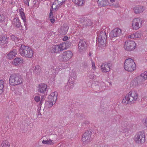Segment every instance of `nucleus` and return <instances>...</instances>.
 I'll use <instances>...</instances> for the list:
<instances>
[{
    "instance_id": "nucleus-28",
    "label": "nucleus",
    "mask_w": 147,
    "mask_h": 147,
    "mask_svg": "<svg viewBox=\"0 0 147 147\" xmlns=\"http://www.w3.org/2000/svg\"><path fill=\"white\" fill-rule=\"evenodd\" d=\"M41 71V67L39 65L36 66L33 72L36 74L39 75Z\"/></svg>"
},
{
    "instance_id": "nucleus-50",
    "label": "nucleus",
    "mask_w": 147,
    "mask_h": 147,
    "mask_svg": "<svg viewBox=\"0 0 147 147\" xmlns=\"http://www.w3.org/2000/svg\"><path fill=\"white\" fill-rule=\"evenodd\" d=\"M24 22V25L25 26L26 28L27 25V22L26 21V19H25V20H24V21H23Z\"/></svg>"
},
{
    "instance_id": "nucleus-5",
    "label": "nucleus",
    "mask_w": 147,
    "mask_h": 147,
    "mask_svg": "<svg viewBox=\"0 0 147 147\" xmlns=\"http://www.w3.org/2000/svg\"><path fill=\"white\" fill-rule=\"evenodd\" d=\"M144 74H143L142 73L140 76H138L135 78L131 81L130 84L134 87H135L137 85H140L143 83L145 80H146Z\"/></svg>"
},
{
    "instance_id": "nucleus-41",
    "label": "nucleus",
    "mask_w": 147,
    "mask_h": 147,
    "mask_svg": "<svg viewBox=\"0 0 147 147\" xmlns=\"http://www.w3.org/2000/svg\"><path fill=\"white\" fill-rule=\"evenodd\" d=\"M82 65L84 67H88V64L86 61L83 62L82 63Z\"/></svg>"
},
{
    "instance_id": "nucleus-6",
    "label": "nucleus",
    "mask_w": 147,
    "mask_h": 147,
    "mask_svg": "<svg viewBox=\"0 0 147 147\" xmlns=\"http://www.w3.org/2000/svg\"><path fill=\"white\" fill-rule=\"evenodd\" d=\"M73 56L71 51H67L63 53L62 55L59 57V60L61 62H66L69 60Z\"/></svg>"
},
{
    "instance_id": "nucleus-2",
    "label": "nucleus",
    "mask_w": 147,
    "mask_h": 147,
    "mask_svg": "<svg viewBox=\"0 0 147 147\" xmlns=\"http://www.w3.org/2000/svg\"><path fill=\"white\" fill-rule=\"evenodd\" d=\"M23 81L22 76L19 73H14L10 76L9 83L12 86H15L21 84Z\"/></svg>"
},
{
    "instance_id": "nucleus-24",
    "label": "nucleus",
    "mask_w": 147,
    "mask_h": 147,
    "mask_svg": "<svg viewBox=\"0 0 147 147\" xmlns=\"http://www.w3.org/2000/svg\"><path fill=\"white\" fill-rule=\"evenodd\" d=\"M97 3L99 7H102L109 5L107 0H98Z\"/></svg>"
},
{
    "instance_id": "nucleus-47",
    "label": "nucleus",
    "mask_w": 147,
    "mask_h": 147,
    "mask_svg": "<svg viewBox=\"0 0 147 147\" xmlns=\"http://www.w3.org/2000/svg\"><path fill=\"white\" fill-rule=\"evenodd\" d=\"M68 36H66L64 37L63 39V40L64 41H66L68 40Z\"/></svg>"
},
{
    "instance_id": "nucleus-15",
    "label": "nucleus",
    "mask_w": 147,
    "mask_h": 147,
    "mask_svg": "<svg viewBox=\"0 0 147 147\" xmlns=\"http://www.w3.org/2000/svg\"><path fill=\"white\" fill-rule=\"evenodd\" d=\"M9 37L7 36H1L0 37V46L2 47L4 45L6 46L8 43Z\"/></svg>"
},
{
    "instance_id": "nucleus-49",
    "label": "nucleus",
    "mask_w": 147,
    "mask_h": 147,
    "mask_svg": "<svg viewBox=\"0 0 147 147\" xmlns=\"http://www.w3.org/2000/svg\"><path fill=\"white\" fill-rule=\"evenodd\" d=\"M50 21L52 24H53L55 22V20L54 18H50Z\"/></svg>"
},
{
    "instance_id": "nucleus-59",
    "label": "nucleus",
    "mask_w": 147,
    "mask_h": 147,
    "mask_svg": "<svg viewBox=\"0 0 147 147\" xmlns=\"http://www.w3.org/2000/svg\"><path fill=\"white\" fill-rule=\"evenodd\" d=\"M89 55L90 56H91V53H90V52L89 53Z\"/></svg>"
},
{
    "instance_id": "nucleus-16",
    "label": "nucleus",
    "mask_w": 147,
    "mask_h": 147,
    "mask_svg": "<svg viewBox=\"0 0 147 147\" xmlns=\"http://www.w3.org/2000/svg\"><path fill=\"white\" fill-rule=\"evenodd\" d=\"M50 50L52 53H57L63 50L60 45H53L50 48Z\"/></svg>"
},
{
    "instance_id": "nucleus-8",
    "label": "nucleus",
    "mask_w": 147,
    "mask_h": 147,
    "mask_svg": "<svg viewBox=\"0 0 147 147\" xmlns=\"http://www.w3.org/2000/svg\"><path fill=\"white\" fill-rule=\"evenodd\" d=\"M136 46V43L134 41L132 40H127L125 42L124 48L126 51H130L135 49Z\"/></svg>"
},
{
    "instance_id": "nucleus-14",
    "label": "nucleus",
    "mask_w": 147,
    "mask_h": 147,
    "mask_svg": "<svg viewBox=\"0 0 147 147\" xmlns=\"http://www.w3.org/2000/svg\"><path fill=\"white\" fill-rule=\"evenodd\" d=\"M121 30L118 28H115L112 30L110 33L111 38L118 37L119 36L121 32Z\"/></svg>"
},
{
    "instance_id": "nucleus-51",
    "label": "nucleus",
    "mask_w": 147,
    "mask_h": 147,
    "mask_svg": "<svg viewBox=\"0 0 147 147\" xmlns=\"http://www.w3.org/2000/svg\"><path fill=\"white\" fill-rule=\"evenodd\" d=\"M135 37L136 38H140L141 37V36L140 35H138V34L136 33L135 34Z\"/></svg>"
},
{
    "instance_id": "nucleus-38",
    "label": "nucleus",
    "mask_w": 147,
    "mask_h": 147,
    "mask_svg": "<svg viewBox=\"0 0 147 147\" xmlns=\"http://www.w3.org/2000/svg\"><path fill=\"white\" fill-rule=\"evenodd\" d=\"M106 66L107 67H111L112 66V64L111 63V61H109L107 62V64H106Z\"/></svg>"
},
{
    "instance_id": "nucleus-13",
    "label": "nucleus",
    "mask_w": 147,
    "mask_h": 147,
    "mask_svg": "<svg viewBox=\"0 0 147 147\" xmlns=\"http://www.w3.org/2000/svg\"><path fill=\"white\" fill-rule=\"evenodd\" d=\"M80 21L82 23L83 26L86 28L92 26L93 24V22L91 20L86 18H82Z\"/></svg>"
},
{
    "instance_id": "nucleus-48",
    "label": "nucleus",
    "mask_w": 147,
    "mask_h": 147,
    "mask_svg": "<svg viewBox=\"0 0 147 147\" xmlns=\"http://www.w3.org/2000/svg\"><path fill=\"white\" fill-rule=\"evenodd\" d=\"M144 124L147 127V118L146 119L145 121H143Z\"/></svg>"
},
{
    "instance_id": "nucleus-54",
    "label": "nucleus",
    "mask_w": 147,
    "mask_h": 147,
    "mask_svg": "<svg viewBox=\"0 0 147 147\" xmlns=\"http://www.w3.org/2000/svg\"><path fill=\"white\" fill-rule=\"evenodd\" d=\"M39 22L41 23H42V24H43L45 22V21L44 20H43V21L40 20Z\"/></svg>"
},
{
    "instance_id": "nucleus-29",
    "label": "nucleus",
    "mask_w": 147,
    "mask_h": 147,
    "mask_svg": "<svg viewBox=\"0 0 147 147\" xmlns=\"http://www.w3.org/2000/svg\"><path fill=\"white\" fill-rule=\"evenodd\" d=\"M53 140L49 139L47 140H43L42 142L43 144L48 145H53L54 144L53 142H52Z\"/></svg>"
},
{
    "instance_id": "nucleus-17",
    "label": "nucleus",
    "mask_w": 147,
    "mask_h": 147,
    "mask_svg": "<svg viewBox=\"0 0 147 147\" xmlns=\"http://www.w3.org/2000/svg\"><path fill=\"white\" fill-rule=\"evenodd\" d=\"M47 87V85L45 84H40L38 86V92L44 94L46 91Z\"/></svg>"
},
{
    "instance_id": "nucleus-36",
    "label": "nucleus",
    "mask_w": 147,
    "mask_h": 147,
    "mask_svg": "<svg viewBox=\"0 0 147 147\" xmlns=\"http://www.w3.org/2000/svg\"><path fill=\"white\" fill-rule=\"evenodd\" d=\"M11 39L13 41L18 40V38L17 36H16L15 35H11Z\"/></svg>"
},
{
    "instance_id": "nucleus-10",
    "label": "nucleus",
    "mask_w": 147,
    "mask_h": 147,
    "mask_svg": "<svg viewBox=\"0 0 147 147\" xmlns=\"http://www.w3.org/2000/svg\"><path fill=\"white\" fill-rule=\"evenodd\" d=\"M142 21L139 18L134 19L132 23V27L134 29L137 30L142 26Z\"/></svg>"
},
{
    "instance_id": "nucleus-52",
    "label": "nucleus",
    "mask_w": 147,
    "mask_h": 147,
    "mask_svg": "<svg viewBox=\"0 0 147 147\" xmlns=\"http://www.w3.org/2000/svg\"><path fill=\"white\" fill-rule=\"evenodd\" d=\"M114 5L116 7H119V4L118 2H116L115 4H114Z\"/></svg>"
},
{
    "instance_id": "nucleus-22",
    "label": "nucleus",
    "mask_w": 147,
    "mask_h": 147,
    "mask_svg": "<svg viewBox=\"0 0 147 147\" xmlns=\"http://www.w3.org/2000/svg\"><path fill=\"white\" fill-rule=\"evenodd\" d=\"M144 10L143 7L141 5L135 6L134 8V13L138 14L142 12Z\"/></svg>"
},
{
    "instance_id": "nucleus-26",
    "label": "nucleus",
    "mask_w": 147,
    "mask_h": 147,
    "mask_svg": "<svg viewBox=\"0 0 147 147\" xmlns=\"http://www.w3.org/2000/svg\"><path fill=\"white\" fill-rule=\"evenodd\" d=\"M106 64H102L101 66L102 71L104 72H107L110 71V67L106 66Z\"/></svg>"
},
{
    "instance_id": "nucleus-35",
    "label": "nucleus",
    "mask_w": 147,
    "mask_h": 147,
    "mask_svg": "<svg viewBox=\"0 0 147 147\" xmlns=\"http://www.w3.org/2000/svg\"><path fill=\"white\" fill-rule=\"evenodd\" d=\"M49 99H47V100L46 101H45V107H47L48 108L50 107V103H49Z\"/></svg>"
},
{
    "instance_id": "nucleus-4",
    "label": "nucleus",
    "mask_w": 147,
    "mask_h": 147,
    "mask_svg": "<svg viewBox=\"0 0 147 147\" xmlns=\"http://www.w3.org/2000/svg\"><path fill=\"white\" fill-rule=\"evenodd\" d=\"M96 39V43L99 47H105L106 45L107 39V35L105 31L104 30L100 31Z\"/></svg>"
},
{
    "instance_id": "nucleus-9",
    "label": "nucleus",
    "mask_w": 147,
    "mask_h": 147,
    "mask_svg": "<svg viewBox=\"0 0 147 147\" xmlns=\"http://www.w3.org/2000/svg\"><path fill=\"white\" fill-rule=\"evenodd\" d=\"M92 131L91 130H87L84 134L82 140V141L88 143L92 139L91 135Z\"/></svg>"
},
{
    "instance_id": "nucleus-21",
    "label": "nucleus",
    "mask_w": 147,
    "mask_h": 147,
    "mask_svg": "<svg viewBox=\"0 0 147 147\" xmlns=\"http://www.w3.org/2000/svg\"><path fill=\"white\" fill-rule=\"evenodd\" d=\"M17 51L16 49H13L7 55V58L9 59H11L14 57L17 54Z\"/></svg>"
},
{
    "instance_id": "nucleus-23",
    "label": "nucleus",
    "mask_w": 147,
    "mask_h": 147,
    "mask_svg": "<svg viewBox=\"0 0 147 147\" xmlns=\"http://www.w3.org/2000/svg\"><path fill=\"white\" fill-rule=\"evenodd\" d=\"M13 23L14 25L17 28H19L21 27V29H22V26L20 20L18 18H14L13 20Z\"/></svg>"
},
{
    "instance_id": "nucleus-1",
    "label": "nucleus",
    "mask_w": 147,
    "mask_h": 147,
    "mask_svg": "<svg viewBox=\"0 0 147 147\" xmlns=\"http://www.w3.org/2000/svg\"><path fill=\"white\" fill-rule=\"evenodd\" d=\"M20 54L26 58H31L34 54L33 51L30 47L21 45L19 49Z\"/></svg>"
},
{
    "instance_id": "nucleus-45",
    "label": "nucleus",
    "mask_w": 147,
    "mask_h": 147,
    "mask_svg": "<svg viewBox=\"0 0 147 147\" xmlns=\"http://www.w3.org/2000/svg\"><path fill=\"white\" fill-rule=\"evenodd\" d=\"M92 67L93 69L95 70L96 69L95 64V63L93 62H92Z\"/></svg>"
},
{
    "instance_id": "nucleus-55",
    "label": "nucleus",
    "mask_w": 147,
    "mask_h": 147,
    "mask_svg": "<svg viewBox=\"0 0 147 147\" xmlns=\"http://www.w3.org/2000/svg\"><path fill=\"white\" fill-rule=\"evenodd\" d=\"M53 6H52L51 7V9H50V11H52V10H53Z\"/></svg>"
},
{
    "instance_id": "nucleus-7",
    "label": "nucleus",
    "mask_w": 147,
    "mask_h": 147,
    "mask_svg": "<svg viewBox=\"0 0 147 147\" xmlns=\"http://www.w3.org/2000/svg\"><path fill=\"white\" fill-rule=\"evenodd\" d=\"M145 135L143 131H140L135 135L134 141L137 144H142L145 142Z\"/></svg>"
},
{
    "instance_id": "nucleus-42",
    "label": "nucleus",
    "mask_w": 147,
    "mask_h": 147,
    "mask_svg": "<svg viewBox=\"0 0 147 147\" xmlns=\"http://www.w3.org/2000/svg\"><path fill=\"white\" fill-rule=\"evenodd\" d=\"M44 101V100L43 98H42L41 99L40 102V103H39V107H41V105L42 103H43Z\"/></svg>"
},
{
    "instance_id": "nucleus-61",
    "label": "nucleus",
    "mask_w": 147,
    "mask_h": 147,
    "mask_svg": "<svg viewBox=\"0 0 147 147\" xmlns=\"http://www.w3.org/2000/svg\"><path fill=\"white\" fill-rule=\"evenodd\" d=\"M131 37L130 38H133V37H132V36H130ZM134 38V37L133 38Z\"/></svg>"
},
{
    "instance_id": "nucleus-53",
    "label": "nucleus",
    "mask_w": 147,
    "mask_h": 147,
    "mask_svg": "<svg viewBox=\"0 0 147 147\" xmlns=\"http://www.w3.org/2000/svg\"><path fill=\"white\" fill-rule=\"evenodd\" d=\"M89 123V122L88 121H84L83 123L82 124H88Z\"/></svg>"
},
{
    "instance_id": "nucleus-44",
    "label": "nucleus",
    "mask_w": 147,
    "mask_h": 147,
    "mask_svg": "<svg viewBox=\"0 0 147 147\" xmlns=\"http://www.w3.org/2000/svg\"><path fill=\"white\" fill-rule=\"evenodd\" d=\"M142 74H144V76H145V78L146 80H147V70L145 71L144 73H142Z\"/></svg>"
},
{
    "instance_id": "nucleus-43",
    "label": "nucleus",
    "mask_w": 147,
    "mask_h": 147,
    "mask_svg": "<svg viewBox=\"0 0 147 147\" xmlns=\"http://www.w3.org/2000/svg\"><path fill=\"white\" fill-rule=\"evenodd\" d=\"M30 0H24V1L25 4L27 5L28 6H29V2Z\"/></svg>"
},
{
    "instance_id": "nucleus-33",
    "label": "nucleus",
    "mask_w": 147,
    "mask_h": 147,
    "mask_svg": "<svg viewBox=\"0 0 147 147\" xmlns=\"http://www.w3.org/2000/svg\"><path fill=\"white\" fill-rule=\"evenodd\" d=\"M1 147H9V144H8V142L7 141H5L1 144Z\"/></svg>"
},
{
    "instance_id": "nucleus-31",
    "label": "nucleus",
    "mask_w": 147,
    "mask_h": 147,
    "mask_svg": "<svg viewBox=\"0 0 147 147\" xmlns=\"http://www.w3.org/2000/svg\"><path fill=\"white\" fill-rule=\"evenodd\" d=\"M130 96H131L133 97H134V96L138 97V94L137 92L135 91H131L129 92L128 94Z\"/></svg>"
},
{
    "instance_id": "nucleus-20",
    "label": "nucleus",
    "mask_w": 147,
    "mask_h": 147,
    "mask_svg": "<svg viewBox=\"0 0 147 147\" xmlns=\"http://www.w3.org/2000/svg\"><path fill=\"white\" fill-rule=\"evenodd\" d=\"M24 61V59L22 57H16L13 61L12 64L15 66L18 65L22 63Z\"/></svg>"
},
{
    "instance_id": "nucleus-57",
    "label": "nucleus",
    "mask_w": 147,
    "mask_h": 147,
    "mask_svg": "<svg viewBox=\"0 0 147 147\" xmlns=\"http://www.w3.org/2000/svg\"><path fill=\"white\" fill-rule=\"evenodd\" d=\"M59 8H58V6H57V7H56V8H55V10Z\"/></svg>"
},
{
    "instance_id": "nucleus-32",
    "label": "nucleus",
    "mask_w": 147,
    "mask_h": 147,
    "mask_svg": "<svg viewBox=\"0 0 147 147\" xmlns=\"http://www.w3.org/2000/svg\"><path fill=\"white\" fill-rule=\"evenodd\" d=\"M21 10H23V9L22 8H21V9H20L19 12H20V15L23 21H24L25 19H26L25 13L24 12L21 11Z\"/></svg>"
},
{
    "instance_id": "nucleus-39",
    "label": "nucleus",
    "mask_w": 147,
    "mask_h": 147,
    "mask_svg": "<svg viewBox=\"0 0 147 147\" xmlns=\"http://www.w3.org/2000/svg\"><path fill=\"white\" fill-rule=\"evenodd\" d=\"M95 75H94V74H91L89 75V78L90 79H93L95 77Z\"/></svg>"
},
{
    "instance_id": "nucleus-60",
    "label": "nucleus",
    "mask_w": 147,
    "mask_h": 147,
    "mask_svg": "<svg viewBox=\"0 0 147 147\" xmlns=\"http://www.w3.org/2000/svg\"><path fill=\"white\" fill-rule=\"evenodd\" d=\"M56 4V3L55 2H54V3H53V5H54L55 4Z\"/></svg>"
},
{
    "instance_id": "nucleus-18",
    "label": "nucleus",
    "mask_w": 147,
    "mask_h": 147,
    "mask_svg": "<svg viewBox=\"0 0 147 147\" xmlns=\"http://www.w3.org/2000/svg\"><path fill=\"white\" fill-rule=\"evenodd\" d=\"M78 46L79 49L82 50L83 51L85 50L87 47V45L86 42L82 40L80 41Z\"/></svg>"
},
{
    "instance_id": "nucleus-34",
    "label": "nucleus",
    "mask_w": 147,
    "mask_h": 147,
    "mask_svg": "<svg viewBox=\"0 0 147 147\" xmlns=\"http://www.w3.org/2000/svg\"><path fill=\"white\" fill-rule=\"evenodd\" d=\"M5 17L3 15L0 14V24L3 23L5 22Z\"/></svg>"
},
{
    "instance_id": "nucleus-58",
    "label": "nucleus",
    "mask_w": 147,
    "mask_h": 147,
    "mask_svg": "<svg viewBox=\"0 0 147 147\" xmlns=\"http://www.w3.org/2000/svg\"><path fill=\"white\" fill-rule=\"evenodd\" d=\"M66 0H62V1L63 2V3H65Z\"/></svg>"
},
{
    "instance_id": "nucleus-46",
    "label": "nucleus",
    "mask_w": 147,
    "mask_h": 147,
    "mask_svg": "<svg viewBox=\"0 0 147 147\" xmlns=\"http://www.w3.org/2000/svg\"><path fill=\"white\" fill-rule=\"evenodd\" d=\"M53 17V12L51 11L49 13V18H52Z\"/></svg>"
},
{
    "instance_id": "nucleus-19",
    "label": "nucleus",
    "mask_w": 147,
    "mask_h": 147,
    "mask_svg": "<svg viewBox=\"0 0 147 147\" xmlns=\"http://www.w3.org/2000/svg\"><path fill=\"white\" fill-rule=\"evenodd\" d=\"M71 42L67 40L61 43L60 45L62 48L63 50L65 49H66L70 47L71 46Z\"/></svg>"
},
{
    "instance_id": "nucleus-25",
    "label": "nucleus",
    "mask_w": 147,
    "mask_h": 147,
    "mask_svg": "<svg viewBox=\"0 0 147 147\" xmlns=\"http://www.w3.org/2000/svg\"><path fill=\"white\" fill-rule=\"evenodd\" d=\"M69 29V27L66 24H64L61 27V33L65 35L66 34Z\"/></svg>"
},
{
    "instance_id": "nucleus-11",
    "label": "nucleus",
    "mask_w": 147,
    "mask_h": 147,
    "mask_svg": "<svg viewBox=\"0 0 147 147\" xmlns=\"http://www.w3.org/2000/svg\"><path fill=\"white\" fill-rule=\"evenodd\" d=\"M57 92L56 91L51 93L48 97V99L49 100V103L50 107H52L53 105V102H55V103L57 99Z\"/></svg>"
},
{
    "instance_id": "nucleus-62",
    "label": "nucleus",
    "mask_w": 147,
    "mask_h": 147,
    "mask_svg": "<svg viewBox=\"0 0 147 147\" xmlns=\"http://www.w3.org/2000/svg\"><path fill=\"white\" fill-rule=\"evenodd\" d=\"M41 28H44V26H41Z\"/></svg>"
},
{
    "instance_id": "nucleus-12",
    "label": "nucleus",
    "mask_w": 147,
    "mask_h": 147,
    "mask_svg": "<svg viewBox=\"0 0 147 147\" xmlns=\"http://www.w3.org/2000/svg\"><path fill=\"white\" fill-rule=\"evenodd\" d=\"M137 99V96H134V97H133L131 96H130L128 94H126L122 100V102L125 104L127 105L129 104V102H131L132 103V101H135Z\"/></svg>"
},
{
    "instance_id": "nucleus-3",
    "label": "nucleus",
    "mask_w": 147,
    "mask_h": 147,
    "mask_svg": "<svg viewBox=\"0 0 147 147\" xmlns=\"http://www.w3.org/2000/svg\"><path fill=\"white\" fill-rule=\"evenodd\" d=\"M136 64L132 59L128 58L125 61L124 68L126 71L129 72H133L136 69Z\"/></svg>"
},
{
    "instance_id": "nucleus-56",
    "label": "nucleus",
    "mask_w": 147,
    "mask_h": 147,
    "mask_svg": "<svg viewBox=\"0 0 147 147\" xmlns=\"http://www.w3.org/2000/svg\"><path fill=\"white\" fill-rule=\"evenodd\" d=\"M110 1L111 2H115V0H110Z\"/></svg>"
},
{
    "instance_id": "nucleus-37",
    "label": "nucleus",
    "mask_w": 147,
    "mask_h": 147,
    "mask_svg": "<svg viewBox=\"0 0 147 147\" xmlns=\"http://www.w3.org/2000/svg\"><path fill=\"white\" fill-rule=\"evenodd\" d=\"M34 99L36 102H38L40 100V97L39 96H36L34 97Z\"/></svg>"
},
{
    "instance_id": "nucleus-40",
    "label": "nucleus",
    "mask_w": 147,
    "mask_h": 147,
    "mask_svg": "<svg viewBox=\"0 0 147 147\" xmlns=\"http://www.w3.org/2000/svg\"><path fill=\"white\" fill-rule=\"evenodd\" d=\"M69 84H70V88H71L74 87V82L73 81H71L70 82H69Z\"/></svg>"
},
{
    "instance_id": "nucleus-27",
    "label": "nucleus",
    "mask_w": 147,
    "mask_h": 147,
    "mask_svg": "<svg viewBox=\"0 0 147 147\" xmlns=\"http://www.w3.org/2000/svg\"><path fill=\"white\" fill-rule=\"evenodd\" d=\"M75 4L78 6H82L84 4V0H72Z\"/></svg>"
},
{
    "instance_id": "nucleus-30",
    "label": "nucleus",
    "mask_w": 147,
    "mask_h": 147,
    "mask_svg": "<svg viewBox=\"0 0 147 147\" xmlns=\"http://www.w3.org/2000/svg\"><path fill=\"white\" fill-rule=\"evenodd\" d=\"M4 81L3 80H0V95L3 92Z\"/></svg>"
}]
</instances>
